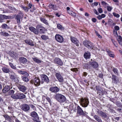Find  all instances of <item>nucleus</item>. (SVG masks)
I'll return each mask as SVG.
<instances>
[{"label": "nucleus", "instance_id": "nucleus-1", "mask_svg": "<svg viewBox=\"0 0 122 122\" xmlns=\"http://www.w3.org/2000/svg\"><path fill=\"white\" fill-rule=\"evenodd\" d=\"M11 97L12 98L15 99H22L25 98L26 96L23 93L20 92L17 93Z\"/></svg>", "mask_w": 122, "mask_h": 122}, {"label": "nucleus", "instance_id": "nucleus-2", "mask_svg": "<svg viewBox=\"0 0 122 122\" xmlns=\"http://www.w3.org/2000/svg\"><path fill=\"white\" fill-rule=\"evenodd\" d=\"M30 82L31 83L34 84L36 86L40 85L41 83L40 79L38 77H36L32 79Z\"/></svg>", "mask_w": 122, "mask_h": 122}, {"label": "nucleus", "instance_id": "nucleus-3", "mask_svg": "<svg viewBox=\"0 0 122 122\" xmlns=\"http://www.w3.org/2000/svg\"><path fill=\"white\" fill-rule=\"evenodd\" d=\"M55 38L56 40L60 43H62L64 41L63 37L59 35L56 34L55 36Z\"/></svg>", "mask_w": 122, "mask_h": 122}, {"label": "nucleus", "instance_id": "nucleus-4", "mask_svg": "<svg viewBox=\"0 0 122 122\" xmlns=\"http://www.w3.org/2000/svg\"><path fill=\"white\" fill-rule=\"evenodd\" d=\"M54 63L60 66H61L63 64V62L60 58L56 57L55 58L54 61Z\"/></svg>", "mask_w": 122, "mask_h": 122}, {"label": "nucleus", "instance_id": "nucleus-5", "mask_svg": "<svg viewBox=\"0 0 122 122\" xmlns=\"http://www.w3.org/2000/svg\"><path fill=\"white\" fill-rule=\"evenodd\" d=\"M17 86L19 90L23 92H25L27 90V88L24 85L19 84Z\"/></svg>", "mask_w": 122, "mask_h": 122}, {"label": "nucleus", "instance_id": "nucleus-6", "mask_svg": "<svg viewBox=\"0 0 122 122\" xmlns=\"http://www.w3.org/2000/svg\"><path fill=\"white\" fill-rule=\"evenodd\" d=\"M60 89L57 86H53L50 87L49 90L52 92L56 93L60 91Z\"/></svg>", "mask_w": 122, "mask_h": 122}, {"label": "nucleus", "instance_id": "nucleus-7", "mask_svg": "<svg viewBox=\"0 0 122 122\" xmlns=\"http://www.w3.org/2000/svg\"><path fill=\"white\" fill-rule=\"evenodd\" d=\"M81 104L83 107H86L89 103L88 100H80Z\"/></svg>", "mask_w": 122, "mask_h": 122}, {"label": "nucleus", "instance_id": "nucleus-8", "mask_svg": "<svg viewBox=\"0 0 122 122\" xmlns=\"http://www.w3.org/2000/svg\"><path fill=\"white\" fill-rule=\"evenodd\" d=\"M22 109L25 112H27L30 109L29 106L27 104H24L22 105Z\"/></svg>", "mask_w": 122, "mask_h": 122}, {"label": "nucleus", "instance_id": "nucleus-9", "mask_svg": "<svg viewBox=\"0 0 122 122\" xmlns=\"http://www.w3.org/2000/svg\"><path fill=\"white\" fill-rule=\"evenodd\" d=\"M91 61H89L87 63H85L84 65L85 68L87 69H92L91 65Z\"/></svg>", "mask_w": 122, "mask_h": 122}, {"label": "nucleus", "instance_id": "nucleus-10", "mask_svg": "<svg viewBox=\"0 0 122 122\" xmlns=\"http://www.w3.org/2000/svg\"><path fill=\"white\" fill-rule=\"evenodd\" d=\"M77 113L80 115H84L85 113L81 108L79 106L77 107Z\"/></svg>", "mask_w": 122, "mask_h": 122}, {"label": "nucleus", "instance_id": "nucleus-11", "mask_svg": "<svg viewBox=\"0 0 122 122\" xmlns=\"http://www.w3.org/2000/svg\"><path fill=\"white\" fill-rule=\"evenodd\" d=\"M71 39L72 42L76 44V46H79V42L76 38L73 37H71Z\"/></svg>", "mask_w": 122, "mask_h": 122}, {"label": "nucleus", "instance_id": "nucleus-12", "mask_svg": "<svg viewBox=\"0 0 122 122\" xmlns=\"http://www.w3.org/2000/svg\"><path fill=\"white\" fill-rule=\"evenodd\" d=\"M56 76L60 82H63V77L60 73H56Z\"/></svg>", "mask_w": 122, "mask_h": 122}, {"label": "nucleus", "instance_id": "nucleus-13", "mask_svg": "<svg viewBox=\"0 0 122 122\" xmlns=\"http://www.w3.org/2000/svg\"><path fill=\"white\" fill-rule=\"evenodd\" d=\"M9 18V16L4 15L0 14V22H4V20L7 19Z\"/></svg>", "mask_w": 122, "mask_h": 122}, {"label": "nucleus", "instance_id": "nucleus-14", "mask_svg": "<svg viewBox=\"0 0 122 122\" xmlns=\"http://www.w3.org/2000/svg\"><path fill=\"white\" fill-rule=\"evenodd\" d=\"M96 90L98 91L97 92V93H104L105 91L104 89L102 88L101 87L98 86H96Z\"/></svg>", "mask_w": 122, "mask_h": 122}, {"label": "nucleus", "instance_id": "nucleus-15", "mask_svg": "<svg viewBox=\"0 0 122 122\" xmlns=\"http://www.w3.org/2000/svg\"><path fill=\"white\" fill-rule=\"evenodd\" d=\"M91 66L92 67V69L93 68L94 69H97L98 66V63L94 61H91Z\"/></svg>", "mask_w": 122, "mask_h": 122}, {"label": "nucleus", "instance_id": "nucleus-16", "mask_svg": "<svg viewBox=\"0 0 122 122\" xmlns=\"http://www.w3.org/2000/svg\"><path fill=\"white\" fill-rule=\"evenodd\" d=\"M41 77L42 81H44L47 83L49 82V79L46 75H42Z\"/></svg>", "mask_w": 122, "mask_h": 122}, {"label": "nucleus", "instance_id": "nucleus-17", "mask_svg": "<svg viewBox=\"0 0 122 122\" xmlns=\"http://www.w3.org/2000/svg\"><path fill=\"white\" fill-rule=\"evenodd\" d=\"M55 98L56 99H65L66 97L63 95L61 94H57L55 96Z\"/></svg>", "mask_w": 122, "mask_h": 122}, {"label": "nucleus", "instance_id": "nucleus-18", "mask_svg": "<svg viewBox=\"0 0 122 122\" xmlns=\"http://www.w3.org/2000/svg\"><path fill=\"white\" fill-rule=\"evenodd\" d=\"M10 78L12 80L16 79H17L16 75L14 72H11L10 73Z\"/></svg>", "mask_w": 122, "mask_h": 122}, {"label": "nucleus", "instance_id": "nucleus-19", "mask_svg": "<svg viewBox=\"0 0 122 122\" xmlns=\"http://www.w3.org/2000/svg\"><path fill=\"white\" fill-rule=\"evenodd\" d=\"M16 70L18 73L20 74L23 75L26 77H28L29 76V75L28 73L25 71H23L19 70L18 69Z\"/></svg>", "mask_w": 122, "mask_h": 122}, {"label": "nucleus", "instance_id": "nucleus-20", "mask_svg": "<svg viewBox=\"0 0 122 122\" xmlns=\"http://www.w3.org/2000/svg\"><path fill=\"white\" fill-rule=\"evenodd\" d=\"M19 61L20 62L24 64H25L27 61V59L24 57H20Z\"/></svg>", "mask_w": 122, "mask_h": 122}, {"label": "nucleus", "instance_id": "nucleus-21", "mask_svg": "<svg viewBox=\"0 0 122 122\" xmlns=\"http://www.w3.org/2000/svg\"><path fill=\"white\" fill-rule=\"evenodd\" d=\"M31 116L34 118L33 119H35V120L36 119H39V117L37 113L35 112H33L31 113Z\"/></svg>", "mask_w": 122, "mask_h": 122}, {"label": "nucleus", "instance_id": "nucleus-22", "mask_svg": "<svg viewBox=\"0 0 122 122\" xmlns=\"http://www.w3.org/2000/svg\"><path fill=\"white\" fill-rule=\"evenodd\" d=\"M29 29L32 32H33L36 34H38V32L37 30L33 27H30L29 28Z\"/></svg>", "mask_w": 122, "mask_h": 122}, {"label": "nucleus", "instance_id": "nucleus-23", "mask_svg": "<svg viewBox=\"0 0 122 122\" xmlns=\"http://www.w3.org/2000/svg\"><path fill=\"white\" fill-rule=\"evenodd\" d=\"M10 89V87L9 86H5L2 90V92L3 93H5L8 91Z\"/></svg>", "mask_w": 122, "mask_h": 122}, {"label": "nucleus", "instance_id": "nucleus-24", "mask_svg": "<svg viewBox=\"0 0 122 122\" xmlns=\"http://www.w3.org/2000/svg\"><path fill=\"white\" fill-rule=\"evenodd\" d=\"M25 42L27 44H28L31 46H34V42H33L31 40H26L25 41Z\"/></svg>", "mask_w": 122, "mask_h": 122}, {"label": "nucleus", "instance_id": "nucleus-25", "mask_svg": "<svg viewBox=\"0 0 122 122\" xmlns=\"http://www.w3.org/2000/svg\"><path fill=\"white\" fill-rule=\"evenodd\" d=\"M112 82L114 83H117L118 81L117 77L113 75H112Z\"/></svg>", "mask_w": 122, "mask_h": 122}, {"label": "nucleus", "instance_id": "nucleus-26", "mask_svg": "<svg viewBox=\"0 0 122 122\" xmlns=\"http://www.w3.org/2000/svg\"><path fill=\"white\" fill-rule=\"evenodd\" d=\"M3 117H5L6 120L9 122H13L12 119L11 117L8 115H3Z\"/></svg>", "mask_w": 122, "mask_h": 122}, {"label": "nucleus", "instance_id": "nucleus-27", "mask_svg": "<svg viewBox=\"0 0 122 122\" xmlns=\"http://www.w3.org/2000/svg\"><path fill=\"white\" fill-rule=\"evenodd\" d=\"M91 56V54L90 52L87 51L85 52L84 55V57L86 59H88L90 58Z\"/></svg>", "mask_w": 122, "mask_h": 122}, {"label": "nucleus", "instance_id": "nucleus-28", "mask_svg": "<svg viewBox=\"0 0 122 122\" xmlns=\"http://www.w3.org/2000/svg\"><path fill=\"white\" fill-rule=\"evenodd\" d=\"M97 113L99 115L101 116L102 117L105 118L107 117V115L105 113L101 111H98L97 112Z\"/></svg>", "mask_w": 122, "mask_h": 122}, {"label": "nucleus", "instance_id": "nucleus-29", "mask_svg": "<svg viewBox=\"0 0 122 122\" xmlns=\"http://www.w3.org/2000/svg\"><path fill=\"white\" fill-rule=\"evenodd\" d=\"M2 70L5 73H8L10 72L9 69L5 67H3L2 68Z\"/></svg>", "mask_w": 122, "mask_h": 122}, {"label": "nucleus", "instance_id": "nucleus-30", "mask_svg": "<svg viewBox=\"0 0 122 122\" xmlns=\"http://www.w3.org/2000/svg\"><path fill=\"white\" fill-rule=\"evenodd\" d=\"M94 118L98 122H102V121L101 118L97 115H95L94 116Z\"/></svg>", "mask_w": 122, "mask_h": 122}, {"label": "nucleus", "instance_id": "nucleus-31", "mask_svg": "<svg viewBox=\"0 0 122 122\" xmlns=\"http://www.w3.org/2000/svg\"><path fill=\"white\" fill-rule=\"evenodd\" d=\"M32 59L36 62L37 63H41L42 61L38 59L37 57H33Z\"/></svg>", "mask_w": 122, "mask_h": 122}, {"label": "nucleus", "instance_id": "nucleus-32", "mask_svg": "<svg viewBox=\"0 0 122 122\" xmlns=\"http://www.w3.org/2000/svg\"><path fill=\"white\" fill-rule=\"evenodd\" d=\"M88 47H87L88 48H90L92 50L94 48V46L93 45V44L90 41L89 44L88 45Z\"/></svg>", "mask_w": 122, "mask_h": 122}, {"label": "nucleus", "instance_id": "nucleus-33", "mask_svg": "<svg viewBox=\"0 0 122 122\" xmlns=\"http://www.w3.org/2000/svg\"><path fill=\"white\" fill-rule=\"evenodd\" d=\"M40 20L42 22L46 25H48L49 24L48 22V21L45 19L41 18H40Z\"/></svg>", "mask_w": 122, "mask_h": 122}, {"label": "nucleus", "instance_id": "nucleus-34", "mask_svg": "<svg viewBox=\"0 0 122 122\" xmlns=\"http://www.w3.org/2000/svg\"><path fill=\"white\" fill-rule=\"evenodd\" d=\"M90 41H89L85 40L83 42V44L84 46L87 47H88V45L89 44Z\"/></svg>", "mask_w": 122, "mask_h": 122}, {"label": "nucleus", "instance_id": "nucleus-35", "mask_svg": "<svg viewBox=\"0 0 122 122\" xmlns=\"http://www.w3.org/2000/svg\"><path fill=\"white\" fill-rule=\"evenodd\" d=\"M0 33L1 35L5 36H8L9 35V34L8 33H7L5 31L2 32V31H1L0 32Z\"/></svg>", "mask_w": 122, "mask_h": 122}, {"label": "nucleus", "instance_id": "nucleus-36", "mask_svg": "<svg viewBox=\"0 0 122 122\" xmlns=\"http://www.w3.org/2000/svg\"><path fill=\"white\" fill-rule=\"evenodd\" d=\"M39 32L41 33H44L45 32V29L43 27H42L40 29Z\"/></svg>", "mask_w": 122, "mask_h": 122}, {"label": "nucleus", "instance_id": "nucleus-37", "mask_svg": "<svg viewBox=\"0 0 122 122\" xmlns=\"http://www.w3.org/2000/svg\"><path fill=\"white\" fill-rule=\"evenodd\" d=\"M113 71L114 72L115 74L117 75H118V71L117 68H114L113 69Z\"/></svg>", "mask_w": 122, "mask_h": 122}, {"label": "nucleus", "instance_id": "nucleus-38", "mask_svg": "<svg viewBox=\"0 0 122 122\" xmlns=\"http://www.w3.org/2000/svg\"><path fill=\"white\" fill-rule=\"evenodd\" d=\"M41 38L42 39L44 40H46L48 39L49 38L48 37V36L45 35L41 36Z\"/></svg>", "mask_w": 122, "mask_h": 122}, {"label": "nucleus", "instance_id": "nucleus-39", "mask_svg": "<svg viewBox=\"0 0 122 122\" xmlns=\"http://www.w3.org/2000/svg\"><path fill=\"white\" fill-rule=\"evenodd\" d=\"M57 27L58 29H60L61 30H63L64 29L59 24H57Z\"/></svg>", "mask_w": 122, "mask_h": 122}, {"label": "nucleus", "instance_id": "nucleus-40", "mask_svg": "<svg viewBox=\"0 0 122 122\" xmlns=\"http://www.w3.org/2000/svg\"><path fill=\"white\" fill-rule=\"evenodd\" d=\"M9 65L11 68H12L16 70H17V69L15 66H14L12 63H9Z\"/></svg>", "mask_w": 122, "mask_h": 122}, {"label": "nucleus", "instance_id": "nucleus-41", "mask_svg": "<svg viewBox=\"0 0 122 122\" xmlns=\"http://www.w3.org/2000/svg\"><path fill=\"white\" fill-rule=\"evenodd\" d=\"M116 105L118 107L122 108V105L121 102H116Z\"/></svg>", "mask_w": 122, "mask_h": 122}, {"label": "nucleus", "instance_id": "nucleus-42", "mask_svg": "<svg viewBox=\"0 0 122 122\" xmlns=\"http://www.w3.org/2000/svg\"><path fill=\"white\" fill-rule=\"evenodd\" d=\"M8 8L10 10H13L14 12H15L17 10L14 7H12L10 6H9Z\"/></svg>", "mask_w": 122, "mask_h": 122}, {"label": "nucleus", "instance_id": "nucleus-43", "mask_svg": "<svg viewBox=\"0 0 122 122\" xmlns=\"http://www.w3.org/2000/svg\"><path fill=\"white\" fill-rule=\"evenodd\" d=\"M1 27L3 29H6L7 28L8 25L6 24H4L2 25Z\"/></svg>", "mask_w": 122, "mask_h": 122}, {"label": "nucleus", "instance_id": "nucleus-44", "mask_svg": "<svg viewBox=\"0 0 122 122\" xmlns=\"http://www.w3.org/2000/svg\"><path fill=\"white\" fill-rule=\"evenodd\" d=\"M21 78L22 80L24 81L27 82L29 81L28 78L26 77L22 76Z\"/></svg>", "mask_w": 122, "mask_h": 122}, {"label": "nucleus", "instance_id": "nucleus-45", "mask_svg": "<svg viewBox=\"0 0 122 122\" xmlns=\"http://www.w3.org/2000/svg\"><path fill=\"white\" fill-rule=\"evenodd\" d=\"M21 7L22 9H23L26 12H27L28 11L29 9L26 6H22Z\"/></svg>", "mask_w": 122, "mask_h": 122}, {"label": "nucleus", "instance_id": "nucleus-46", "mask_svg": "<svg viewBox=\"0 0 122 122\" xmlns=\"http://www.w3.org/2000/svg\"><path fill=\"white\" fill-rule=\"evenodd\" d=\"M15 92V91L13 90H10L8 92V95H11L13 94Z\"/></svg>", "mask_w": 122, "mask_h": 122}, {"label": "nucleus", "instance_id": "nucleus-47", "mask_svg": "<svg viewBox=\"0 0 122 122\" xmlns=\"http://www.w3.org/2000/svg\"><path fill=\"white\" fill-rule=\"evenodd\" d=\"M69 13L72 16H76V14L75 13L73 12L70 11L69 12Z\"/></svg>", "mask_w": 122, "mask_h": 122}, {"label": "nucleus", "instance_id": "nucleus-48", "mask_svg": "<svg viewBox=\"0 0 122 122\" xmlns=\"http://www.w3.org/2000/svg\"><path fill=\"white\" fill-rule=\"evenodd\" d=\"M113 14L114 16L117 17L118 18L120 16V15H119L115 13H113Z\"/></svg>", "mask_w": 122, "mask_h": 122}, {"label": "nucleus", "instance_id": "nucleus-49", "mask_svg": "<svg viewBox=\"0 0 122 122\" xmlns=\"http://www.w3.org/2000/svg\"><path fill=\"white\" fill-rule=\"evenodd\" d=\"M117 41L118 42L122 41V39L121 36H118Z\"/></svg>", "mask_w": 122, "mask_h": 122}, {"label": "nucleus", "instance_id": "nucleus-50", "mask_svg": "<svg viewBox=\"0 0 122 122\" xmlns=\"http://www.w3.org/2000/svg\"><path fill=\"white\" fill-rule=\"evenodd\" d=\"M42 26L41 25H38L36 27V28L37 29H39L41 28L42 27Z\"/></svg>", "mask_w": 122, "mask_h": 122}, {"label": "nucleus", "instance_id": "nucleus-51", "mask_svg": "<svg viewBox=\"0 0 122 122\" xmlns=\"http://www.w3.org/2000/svg\"><path fill=\"white\" fill-rule=\"evenodd\" d=\"M112 8L110 6H107V10L109 11H111L112 10Z\"/></svg>", "mask_w": 122, "mask_h": 122}, {"label": "nucleus", "instance_id": "nucleus-52", "mask_svg": "<svg viewBox=\"0 0 122 122\" xmlns=\"http://www.w3.org/2000/svg\"><path fill=\"white\" fill-rule=\"evenodd\" d=\"M98 10L99 12L100 13H102L103 12L102 10V8H98Z\"/></svg>", "mask_w": 122, "mask_h": 122}, {"label": "nucleus", "instance_id": "nucleus-53", "mask_svg": "<svg viewBox=\"0 0 122 122\" xmlns=\"http://www.w3.org/2000/svg\"><path fill=\"white\" fill-rule=\"evenodd\" d=\"M22 17L20 15L18 14L16 15V16L15 17L16 18H18L19 19H20Z\"/></svg>", "mask_w": 122, "mask_h": 122}, {"label": "nucleus", "instance_id": "nucleus-54", "mask_svg": "<svg viewBox=\"0 0 122 122\" xmlns=\"http://www.w3.org/2000/svg\"><path fill=\"white\" fill-rule=\"evenodd\" d=\"M54 5L51 4H50L48 6V7L50 9H52L53 8Z\"/></svg>", "mask_w": 122, "mask_h": 122}, {"label": "nucleus", "instance_id": "nucleus-55", "mask_svg": "<svg viewBox=\"0 0 122 122\" xmlns=\"http://www.w3.org/2000/svg\"><path fill=\"white\" fill-rule=\"evenodd\" d=\"M58 9V7L57 6H56L55 5H54V6L53 7V10H57Z\"/></svg>", "mask_w": 122, "mask_h": 122}, {"label": "nucleus", "instance_id": "nucleus-56", "mask_svg": "<svg viewBox=\"0 0 122 122\" xmlns=\"http://www.w3.org/2000/svg\"><path fill=\"white\" fill-rule=\"evenodd\" d=\"M98 5V3L97 2H95L93 4H92V6H93L94 5H95L96 6H97Z\"/></svg>", "mask_w": 122, "mask_h": 122}, {"label": "nucleus", "instance_id": "nucleus-57", "mask_svg": "<svg viewBox=\"0 0 122 122\" xmlns=\"http://www.w3.org/2000/svg\"><path fill=\"white\" fill-rule=\"evenodd\" d=\"M108 55L110 56L112 58L114 57L113 54L111 53V52L110 53H109Z\"/></svg>", "mask_w": 122, "mask_h": 122}, {"label": "nucleus", "instance_id": "nucleus-58", "mask_svg": "<svg viewBox=\"0 0 122 122\" xmlns=\"http://www.w3.org/2000/svg\"><path fill=\"white\" fill-rule=\"evenodd\" d=\"M13 55H11L12 57H16L17 56L16 53L15 52H13Z\"/></svg>", "mask_w": 122, "mask_h": 122}, {"label": "nucleus", "instance_id": "nucleus-59", "mask_svg": "<svg viewBox=\"0 0 122 122\" xmlns=\"http://www.w3.org/2000/svg\"><path fill=\"white\" fill-rule=\"evenodd\" d=\"M114 28L116 30H118L119 29V27L117 26H116L114 27Z\"/></svg>", "mask_w": 122, "mask_h": 122}, {"label": "nucleus", "instance_id": "nucleus-60", "mask_svg": "<svg viewBox=\"0 0 122 122\" xmlns=\"http://www.w3.org/2000/svg\"><path fill=\"white\" fill-rule=\"evenodd\" d=\"M87 74V72H83L82 73V76L86 77Z\"/></svg>", "mask_w": 122, "mask_h": 122}, {"label": "nucleus", "instance_id": "nucleus-61", "mask_svg": "<svg viewBox=\"0 0 122 122\" xmlns=\"http://www.w3.org/2000/svg\"><path fill=\"white\" fill-rule=\"evenodd\" d=\"M93 11L94 13L97 15H98L99 14L97 12V11L96 9H94L93 10Z\"/></svg>", "mask_w": 122, "mask_h": 122}, {"label": "nucleus", "instance_id": "nucleus-62", "mask_svg": "<svg viewBox=\"0 0 122 122\" xmlns=\"http://www.w3.org/2000/svg\"><path fill=\"white\" fill-rule=\"evenodd\" d=\"M71 70L72 71H76L77 70V68H72L71 69Z\"/></svg>", "mask_w": 122, "mask_h": 122}, {"label": "nucleus", "instance_id": "nucleus-63", "mask_svg": "<svg viewBox=\"0 0 122 122\" xmlns=\"http://www.w3.org/2000/svg\"><path fill=\"white\" fill-rule=\"evenodd\" d=\"M92 21L94 22H95L97 21V19L95 18H93L92 19Z\"/></svg>", "mask_w": 122, "mask_h": 122}, {"label": "nucleus", "instance_id": "nucleus-64", "mask_svg": "<svg viewBox=\"0 0 122 122\" xmlns=\"http://www.w3.org/2000/svg\"><path fill=\"white\" fill-rule=\"evenodd\" d=\"M38 119H36L35 120V119H33V120L34 122H41L40 121L37 120Z\"/></svg>", "mask_w": 122, "mask_h": 122}]
</instances>
